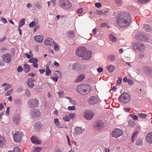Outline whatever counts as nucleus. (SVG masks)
Here are the masks:
<instances>
[{
	"mask_svg": "<svg viewBox=\"0 0 152 152\" xmlns=\"http://www.w3.org/2000/svg\"><path fill=\"white\" fill-rule=\"evenodd\" d=\"M13 152H21L20 148L18 147L14 148Z\"/></svg>",
	"mask_w": 152,
	"mask_h": 152,
	"instance_id": "43",
	"label": "nucleus"
},
{
	"mask_svg": "<svg viewBox=\"0 0 152 152\" xmlns=\"http://www.w3.org/2000/svg\"><path fill=\"white\" fill-rule=\"evenodd\" d=\"M10 85L8 84L6 85V86L5 87L4 90L5 91H7L9 89V88H10Z\"/></svg>",
	"mask_w": 152,
	"mask_h": 152,
	"instance_id": "61",
	"label": "nucleus"
},
{
	"mask_svg": "<svg viewBox=\"0 0 152 152\" xmlns=\"http://www.w3.org/2000/svg\"><path fill=\"white\" fill-rule=\"evenodd\" d=\"M25 95L28 97H29L31 95L30 91L28 89L25 90Z\"/></svg>",
	"mask_w": 152,
	"mask_h": 152,
	"instance_id": "47",
	"label": "nucleus"
},
{
	"mask_svg": "<svg viewBox=\"0 0 152 152\" xmlns=\"http://www.w3.org/2000/svg\"><path fill=\"white\" fill-rule=\"evenodd\" d=\"M150 0H137V1L139 3L142 4L148 2Z\"/></svg>",
	"mask_w": 152,
	"mask_h": 152,
	"instance_id": "39",
	"label": "nucleus"
},
{
	"mask_svg": "<svg viewBox=\"0 0 152 152\" xmlns=\"http://www.w3.org/2000/svg\"><path fill=\"white\" fill-rule=\"evenodd\" d=\"M95 5L96 7L99 8L101 7L102 4L100 3L97 2L95 3Z\"/></svg>",
	"mask_w": 152,
	"mask_h": 152,
	"instance_id": "57",
	"label": "nucleus"
},
{
	"mask_svg": "<svg viewBox=\"0 0 152 152\" xmlns=\"http://www.w3.org/2000/svg\"><path fill=\"white\" fill-rule=\"evenodd\" d=\"M13 90L12 89L8 91L5 94V95L6 96H9L10 94V93H11V91H12Z\"/></svg>",
	"mask_w": 152,
	"mask_h": 152,
	"instance_id": "58",
	"label": "nucleus"
},
{
	"mask_svg": "<svg viewBox=\"0 0 152 152\" xmlns=\"http://www.w3.org/2000/svg\"><path fill=\"white\" fill-rule=\"evenodd\" d=\"M136 37L139 40L143 41H145L148 40L147 37L143 34H138L137 35Z\"/></svg>",
	"mask_w": 152,
	"mask_h": 152,
	"instance_id": "18",
	"label": "nucleus"
},
{
	"mask_svg": "<svg viewBox=\"0 0 152 152\" xmlns=\"http://www.w3.org/2000/svg\"><path fill=\"white\" fill-rule=\"evenodd\" d=\"M122 78L121 77L118 78L116 84V85L117 86H119L121 84L122 82Z\"/></svg>",
	"mask_w": 152,
	"mask_h": 152,
	"instance_id": "44",
	"label": "nucleus"
},
{
	"mask_svg": "<svg viewBox=\"0 0 152 152\" xmlns=\"http://www.w3.org/2000/svg\"><path fill=\"white\" fill-rule=\"evenodd\" d=\"M94 115V113L91 110H86L84 112V117L85 119L87 120H91Z\"/></svg>",
	"mask_w": 152,
	"mask_h": 152,
	"instance_id": "6",
	"label": "nucleus"
},
{
	"mask_svg": "<svg viewBox=\"0 0 152 152\" xmlns=\"http://www.w3.org/2000/svg\"><path fill=\"white\" fill-rule=\"evenodd\" d=\"M23 68L21 66H19L17 69V71L19 72H21L23 71Z\"/></svg>",
	"mask_w": 152,
	"mask_h": 152,
	"instance_id": "48",
	"label": "nucleus"
},
{
	"mask_svg": "<svg viewBox=\"0 0 152 152\" xmlns=\"http://www.w3.org/2000/svg\"><path fill=\"white\" fill-rule=\"evenodd\" d=\"M22 136V132L20 131L16 132L13 136L14 139L16 142H20Z\"/></svg>",
	"mask_w": 152,
	"mask_h": 152,
	"instance_id": "8",
	"label": "nucleus"
},
{
	"mask_svg": "<svg viewBox=\"0 0 152 152\" xmlns=\"http://www.w3.org/2000/svg\"><path fill=\"white\" fill-rule=\"evenodd\" d=\"M146 71L147 72V73H148L150 76H152V69L148 66L145 67Z\"/></svg>",
	"mask_w": 152,
	"mask_h": 152,
	"instance_id": "29",
	"label": "nucleus"
},
{
	"mask_svg": "<svg viewBox=\"0 0 152 152\" xmlns=\"http://www.w3.org/2000/svg\"><path fill=\"white\" fill-rule=\"evenodd\" d=\"M83 12V10L82 8H81L80 9H79L77 10V13L81 14Z\"/></svg>",
	"mask_w": 152,
	"mask_h": 152,
	"instance_id": "52",
	"label": "nucleus"
},
{
	"mask_svg": "<svg viewBox=\"0 0 152 152\" xmlns=\"http://www.w3.org/2000/svg\"><path fill=\"white\" fill-rule=\"evenodd\" d=\"M67 109L69 110H74L75 109V106H69L67 108Z\"/></svg>",
	"mask_w": 152,
	"mask_h": 152,
	"instance_id": "50",
	"label": "nucleus"
},
{
	"mask_svg": "<svg viewBox=\"0 0 152 152\" xmlns=\"http://www.w3.org/2000/svg\"><path fill=\"white\" fill-rule=\"evenodd\" d=\"M63 119L65 121H68L69 120V118L67 116H64L63 117Z\"/></svg>",
	"mask_w": 152,
	"mask_h": 152,
	"instance_id": "55",
	"label": "nucleus"
},
{
	"mask_svg": "<svg viewBox=\"0 0 152 152\" xmlns=\"http://www.w3.org/2000/svg\"><path fill=\"white\" fill-rule=\"evenodd\" d=\"M107 68L110 72H112L115 69V67L113 65H110L107 66Z\"/></svg>",
	"mask_w": 152,
	"mask_h": 152,
	"instance_id": "31",
	"label": "nucleus"
},
{
	"mask_svg": "<svg viewBox=\"0 0 152 152\" xmlns=\"http://www.w3.org/2000/svg\"><path fill=\"white\" fill-rule=\"evenodd\" d=\"M115 58V56L113 54H110L108 56V59L110 61H113Z\"/></svg>",
	"mask_w": 152,
	"mask_h": 152,
	"instance_id": "36",
	"label": "nucleus"
},
{
	"mask_svg": "<svg viewBox=\"0 0 152 152\" xmlns=\"http://www.w3.org/2000/svg\"><path fill=\"white\" fill-rule=\"evenodd\" d=\"M39 102L37 99H28L27 102L28 106L30 108H34L38 106Z\"/></svg>",
	"mask_w": 152,
	"mask_h": 152,
	"instance_id": "3",
	"label": "nucleus"
},
{
	"mask_svg": "<svg viewBox=\"0 0 152 152\" xmlns=\"http://www.w3.org/2000/svg\"><path fill=\"white\" fill-rule=\"evenodd\" d=\"M83 85L84 89L85 94H88L91 91V87L89 84H83Z\"/></svg>",
	"mask_w": 152,
	"mask_h": 152,
	"instance_id": "16",
	"label": "nucleus"
},
{
	"mask_svg": "<svg viewBox=\"0 0 152 152\" xmlns=\"http://www.w3.org/2000/svg\"><path fill=\"white\" fill-rule=\"evenodd\" d=\"M83 84L79 85L77 86L76 89L77 92L80 94H85Z\"/></svg>",
	"mask_w": 152,
	"mask_h": 152,
	"instance_id": "14",
	"label": "nucleus"
},
{
	"mask_svg": "<svg viewBox=\"0 0 152 152\" xmlns=\"http://www.w3.org/2000/svg\"><path fill=\"white\" fill-rule=\"evenodd\" d=\"M85 77V75L83 74H82L79 75L77 79L75 80V82L76 83H79L82 81Z\"/></svg>",
	"mask_w": 152,
	"mask_h": 152,
	"instance_id": "23",
	"label": "nucleus"
},
{
	"mask_svg": "<svg viewBox=\"0 0 152 152\" xmlns=\"http://www.w3.org/2000/svg\"><path fill=\"white\" fill-rule=\"evenodd\" d=\"M123 132L121 129L118 128H116L113 132L112 135L113 137H118L121 136Z\"/></svg>",
	"mask_w": 152,
	"mask_h": 152,
	"instance_id": "9",
	"label": "nucleus"
},
{
	"mask_svg": "<svg viewBox=\"0 0 152 152\" xmlns=\"http://www.w3.org/2000/svg\"><path fill=\"white\" fill-rule=\"evenodd\" d=\"M80 64L77 63H75L72 66V68L75 71H80Z\"/></svg>",
	"mask_w": 152,
	"mask_h": 152,
	"instance_id": "22",
	"label": "nucleus"
},
{
	"mask_svg": "<svg viewBox=\"0 0 152 152\" xmlns=\"http://www.w3.org/2000/svg\"><path fill=\"white\" fill-rule=\"evenodd\" d=\"M138 50L142 51L145 48V46L144 44H143L141 42H138Z\"/></svg>",
	"mask_w": 152,
	"mask_h": 152,
	"instance_id": "25",
	"label": "nucleus"
},
{
	"mask_svg": "<svg viewBox=\"0 0 152 152\" xmlns=\"http://www.w3.org/2000/svg\"><path fill=\"white\" fill-rule=\"evenodd\" d=\"M138 43H134L132 45L133 48L134 49H135V50H137L138 49Z\"/></svg>",
	"mask_w": 152,
	"mask_h": 152,
	"instance_id": "46",
	"label": "nucleus"
},
{
	"mask_svg": "<svg viewBox=\"0 0 152 152\" xmlns=\"http://www.w3.org/2000/svg\"><path fill=\"white\" fill-rule=\"evenodd\" d=\"M104 123L101 121L99 120L97 121L94 125V129L97 131H100L104 127Z\"/></svg>",
	"mask_w": 152,
	"mask_h": 152,
	"instance_id": "7",
	"label": "nucleus"
},
{
	"mask_svg": "<svg viewBox=\"0 0 152 152\" xmlns=\"http://www.w3.org/2000/svg\"><path fill=\"white\" fill-rule=\"evenodd\" d=\"M54 123L57 126H59V122L58 119H54Z\"/></svg>",
	"mask_w": 152,
	"mask_h": 152,
	"instance_id": "53",
	"label": "nucleus"
},
{
	"mask_svg": "<svg viewBox=\"0 0 152 152\" xmlns=\"http://www.w3.org/2000/svg\"><path fill=\"white\" fill-rule=\"evenodd\" d=\"M60 6L66 10L69 9L72 7L71 4L68 0H60Z\"/></svg>",
	"mask_w": 152,
	"mask_h": 152,
	"instance_id": "4",
	"label": "nucleus"
},
{
	"mask_svg": "<svg viewBox=\"0 0 152 152\" xmlns=\"http://www.w3.org/2000/svg\"><path fill=\"white\" fill-rule=\"evenodd\" d=\"M31 142L37 144H40L41 143L40 140H38L37 138L35 136H32L31 138Z\"/></svg>",
	"mask_w": 152,
	"mask_h": 152,
	"instance_id": "21",
	"label": "nucleus"
},
{
	"mask_svg": "<svg viewBox=\"0 0 152 152\" xmlns=\"http://www.w3.org/2000/svg\"><path fill=\"white\" fill-rule=\"evenodd\" d=\"M86 68V66L84 64H80V71H83L85 70Z\"/></svg>",
	"mask_w": 152,
	"mask_h": 152,
	"instance_id": "38",
	"label": "nucleus"
},
{
	"mask_svg": "<svg viewBox=\"0 0 152 152\" xmlns=\"http://www.w3.org/2000/svg\"><path fill=\"white\" fill-rule=\"evenodd\" d=\"M52 39L48 38L45 40L44 43L47 45L52 46Z\"/></svg>",
	"mask_w": 152,
	"mask_h": 152,
	"instance_id": "24",
	"label": "nucleus"
},
{
	"mask_svg": "<svg viewBox=\"0 0 152 152\" xmlns=\"http://www.w3.org/2000/svg\"><path fill=\"white\" fill-rule=\"evenodd\" d=\"M143 28L147 31H149L151 30V28L150 26L148 24L144 25Z\"/></svg>",
	"mask_w": 152,
	"mask_h": 152,
	"instance_id": "32",
	"label": "nucleus"
},
{
	"mask_svg": "<svg viewBox=\"0 0 152 152\" xmlns=\"http://www.w3.org/2000/svg\"><path fill=\"white\" fill-rule=\"evenodd\" d=\"M54 74L55 75L61 78L62 77L61 73L59 71L57 70L55 71L54 72Z\"/></svg>",
	"mask_w": 152,
	"mask_h": 152,
	"instance_id": "34",
	"label": "nucleus"
},
{
	"mask_svg": "<svg viewBox=\"0 0 152 152\" xmlns=\"http://www.w3.org/2000/svg\"><path fill=\"white\" fill-rule=\"evenodd\" d=\"M129 126H132L134 125V122L132 120H130L129 122Z\"/></svg>",
	"mask_w": 152,
	"mask_h": 152,
	"instance_id": "59",
	"label": "nucleus"
},
{
	"mask_svg": "<svg viewBox=\"0 0 152 152\" xmlns=\"http://www.w3.org/2000/svg\"><path fill=\"white\" fill-rule=\"evenodd\" d=\"M117 89V88L115 86H113L112 89V91L114 92H115L116 91Z\"/></svg>",
	"mask_w": 152,
	"mask_h": 152,
	"instance_id": "64",
	"label": "nucleus"
},
{
	"mask_svg": "<svg viewBox=\"0 0 152 152\" xmlns=\"http://www.w3.org/2000/svg\"><path fill=\"white\" fill-rule=\"evenodd\" d=\"M88 101L90 105H94L98 102V98L95 96H91L88 99Z\"/></svg>",
	"mask_w": 152,
	"mask_h": 152,
	"instance_id": "10",
	"label": "nucleus"
},
{
	"mask_svg": "<svg viewBox=\"0 0 152 152\" xmlns=\"http://www.w3.org/2000/svg\"><path fill=\"white\" fill-rule=\"evenodd\" d=\"M118 100L122 103L126 104L130 102V97L129 93L124 92L120 95Z\"/></svg>",
	"mask_w": 152,
	"mask_h": 152,
	"instance_id": "2",
	"label": "nucleus"
},
{
	"mask_svg": "<svg viewBox=\"0 0 152 152\" xmlns=\"http://www.w3.org/2000/svg\"><path fill=\"white\" fill-rule=\"evenodd\" d=\"M54 48L55 51H57L58 50L59 48L57 44L54 46Z\"/></svg>",
	"mask_w": 152,
	"mask_h": 152,
	"instance_id": "60",
	"label": "nucleus"
},
{
	"mask_svg": "<svg viewBox=\"0 0 152 152\" xmlns=\"http://www.w3.org/2000/svg\"><path fill=\"white\" fill-rule=\"evenodd\" d=\"M40 111L37 109H33L31 113V114L33 117H39L40 115Z\"/></svg>",
	"mask_w": 152,
	"mask_h": 152,
	"instance_id": "15",
	"label": "nucleus"
},
{
	"mask_svg": "<svg viewBox=\"0 0 152 152\" xmlns=\"http://www.w3.org/2000/svg\"><path fill=\"white\" fill-rule=\"evenodd\" d=\"M146 141L149 143H152V132L148 133L146 137Z\"/></svg>",
	"mask_w": 152,
	"mask_h": 152,
	"instance_id": "19",
	"label": "nucleus"
},
{
	"mask_svg": "<svg viewBox=\"0 0 152 152\" xmlns=\"http://www.w3.org/2000/svg\"><path fill=\"white\" fill-rule=\"evenodd\" d=\"M35 81V80L33 78H31L28 79L26 81L28 87L30 88H33L34 86V82Z\"/></svg>",
	"mask_w": 152,
	"mask_h": 152,
	"instance_id": "13",
	"label": "nucleus"
},
{
	"mask_svg": "<svg viewBox=\"0 0 152 152\" xmlns=\"http://www.w3.org/2000/svg\"><path fill=\"white\" fill-rule=\"evenodd\" d=\"M115 4L118 6H121L122 4V2L121 0H115Z\"/></svg>",
	"mask_w": 152,
	"mask_h": 152,
	"instance_id": "40",
	"label": "nucleus"
},
{
	"mask_svg": "<svg viewBox=\"0 0 152 152\" xmlns=\"http://www.w3.org/2000/svg\"><path fill=\"white\" fill-rule=\"evenodd\" d=\"M14 103L16 104H20L21 103V101L18 99H17L15 100Z\"/></svg>",
	"mask_w": 152,
	"mask_h": 152,
	"instance_id": "51",
	"label": "nucleus"
},
{
	"mask_svg": "<svg viewBox=\"0 0 152 152\" xmlns=\"http://www.w3.org/2000/svg\"><path fill=\"white\" fill-rule=\"evenodd\" d=\"M87 50L85 47L80 46L79 47L76 52V54L78 56L82 58L83 54Z\"/></svg>",
	"mask_w": 152,
	"mask_h": 152,
	"instance_id": "5",
	"label": "nucleus"
},
{
	"mask_svg": "<svg viewBox=\"0 0 152 152\" xmlns=\"http://www.w3.org/2000/svg\"><path fill=\"white\" fill-rule=\"evenodd\" d=\"M138 133L137 131H136L134 132L132 137V142H134L136 138V136Z\"/></svg>",
	"mask_w": 152,
	"mask_h": 152,
	"instance_id": "30",
	"label": "nucleus"
},
{
	"mask_svg": "<svg viewBox=\"0 0 152 152\" xmlns=\"http://www.w3.org/2000/svg\"><path fill=\"white\" fill-rule=\"evenodd\" d=\"M69 37L70 38H73L74 37V33L72 31H70L69 32Z\"/></svg>",
	"mask_w": 152,
	"mask_h": 152,
	"instance_id": "45",
	"label": "nucleus"
},
{
	"mask_svg": "<svg viewBox=\"0 0 152 152\" xmlns=\"http://www.w3.org/2000/svg\"><path fill=\"white\" fill-rule=\"evenodd\" d=\"M92 53L90 51L86 50L82 58L83 60H88L90 58Z\"/></svg>",
	"mask_w": 152,
	"mask_h": 152,
	"instance_id": "12",
	"label": "nucleus"
},
{
	"mask_svg": "<svg viewBox=\"0 0 152 152\" xmlns=\"http://www.w3.org/2000/svg\"><path fill=\"white\" fill-rule=\"evenodd\" d=\"M143 144V141L142 139L139 138L137 139L136 142V145L137 146H142Z\"/></svg>",
	"mask_w": 152,
	"mask_h": 152,
	"instance_id": "26",
	"label": "nucleus"
},
{
	"mask_svg": "<svg viewBox=\"0 0 152 152\" xmlns=\"http://www.w3.org/2000/svg\"><path fill=\"white\" fill-rule=\"evenodd\" d=\"M34 39L37 42L41 43L43 40V37L40 35H36L34 37Z\"/></svg>",
	"mask_w": 152,
	"mask_h": 152,
	"instance_id": "20",
	"label": "nucleus"
},
{
	"mask_svg": "<svg viewBox=\"0 0 152 152\" xmlns=\"http://www.w3.org/2000/svg\"><path fill=\"white\" fill-rule=\"evenodd\" d=\"M130 116L134 121H136L138 119V116L134 114H130Z\"/></svg>",
	"mask_w": 152,
	"mask_h": 152,
	"instance_id": "41",
	"label": "nucleus"
},
{
	"mask_svg": "<svg viewBox=\"0 0 152 152\" xmlns=\"http://www.w3.org/2000/svg\"><path fill=\"white\" fill-rule=\"evenodd\" d=\"M131 21L130 15L126 12L121 13L117 18V23L118 26L122 28L128 26Z\"/></svg>",
	"mask_w": 152,
	"mask_h": 152,
	"instance_id": "1",
	"label": "nucleus"
},
{
	"mask_svg": "<svg viewBox=\"0 0 152 152\" xmlns=\"http://www.w3.org/2000/svg\"><path fill=\"white\" fill-rule=\"evenodd\" d=\"M103 70V69L102 67H99L97 69V71L99 72H101Z\"/></svg>",
	"mask_w": 152,
	"mask_h": 152,
	"instance_id": "62",
	"label": "nucleus"
},
{
	"mask_svg": "<svg viewBox=\"0 0 152 152\" xmlns=\"http://www.w3.org/2000/svg\"><path fill=\"white\" fill-rule=\"evenodd\" d=\"M23 70L25 72H28L30 71V67L28 64H24Z\"/></svg>",
	"mask_w": 152,
	"mask_h": 152,
	"instance_id": "27",
	"label": "nucleus"
},
{
	"mask_svg": "<svg viewBox=\"0 0 152 152\" xmlns=\"http://www.w3.org/2000/svg\"><path fill=\"white\" fill-rule=\"evenodd\" d=\"M3 61L7 63H9L11 61V55L6 54L2 56Z\"/></svg>",
	"mask_w": 152,
	"mask_h": 152,
	"instance_id": "11",
	"label": "nucleus"
},
{
	"mask_svg": "<svg viewBox=\"0 0 152 152\" xmlns=\"http://www.w3.org/2000/svg\"><path fill=\"white\" fill-rule=\"evenodd\" d=\"M35 23L34 21H32L29 24V26L30 27H32L34 26L35 25Z\"/></svg>",
	"mask_w": 152,
	"mask_h": 152,
	"instance_id": "54",
	"label": "nucleus"
},
{
	"mask_svg": "<svg viewBox=\"0 0 152 152\" xmlns=\"http://www.w3.org/2000/svg\"><path fill=\"white\" fill-rule=\"evenodd\" d=\"M109 38L110 41H112L113 42H115L117 41V38L113 36V34H110L109 35Z\"/></svg>",
	"mask_w": 152,
	"mask_h": 152,
	"instance_id": "28",
	"label": "nucleus"
},
{
	"mask_svg": "<svg viewBox=\"0 0 152 152\" xmlns=\"http://www.w3.org/2000/svg\"><path fill=\"white\" fill-rule=\"evenodd\" d=\"M9 113H10V107H7V108L6 111V115L8 116L9 115Z\"/></svg>",
	"mask_w": 152,
	"mask_h": 152,
	"instance_id": "56",
	"label": "nucleus"
},
{
	"mask_svg": "<svg viewBox=\"0 0 152 152\" xmlns=\"http://www.w3.org/2000/svg\"><path fill=\"white\" fill-rule=\"evenodd\" d=\"M84 129L80 127H76L74 129V133L76 135H79L83 133Z\"/></svg>",
	"mask_w": 152,
	"mask_h": 152,
	"instance_id": "17",
	"label": "nucleus"
},
{
	"mask_svg": "<svg viewBox=\"0 0 152 152\" xmlns=\"http://www.w3.org/2000/svg\"><path fill=\"white\" fill-rule=\"evenodd\" d=\"M138 115L141 118H144L147 116V114L144 113H139L138 114Z\"/></svg>",
	"mask_w": 152,
	"mask_h": 152,
	"instance_id": "42",
	"label": "nucleus"
},
{
	"mask_svg": "<svg viewBox=\"0 0 152 152\" xmlns=\"http://www.w3.org/2000/svg\"><path fill=\"white\" fill-rule=\"evenodd\" d=\"M25 19L24 18H23L20 20V23L19 24V28H20L24 25L25 24Z\"/></svg>",
	"mask_w": 152,
	"mask_h": 152,
	"instance_id": "35",
	"label": "nucleus"
},
{
	"mask_svg": "<svg viewBox=\"0 0 152 152\" xmlns=\"http://www.w3.org/2000/svg\"><path fill=\"white\" fill-rule=\"evenodd\" d=\"M29 62L31 63H37L38 61V59L35 58H32L29 60Z\"/></svg>",
	"mask_w": 152,
	"mask_h": 152,
	"instance_id": "37",
	"label": "nucleus"
},
{
	"mask_svg": "<svg viewBox=\"0 0 152 152\" xmlns=\"http://www.w3.org/2000/svg\"><path fill=\"white\" fill-rule=\"evenodd\" d=\"M76 115L75 113H71L69 115V116L71 119H73Z\"/></svg>",
	"mask_w": 152,
	"mask_h": 152,
	"instance_id": "49",
	"label": "nucleus"
},
{
	"mask_svg": "<svg viewBox=\"0 0 152 152\" xmlns=\"http://www.w3.org/2000/svg\"><path fill=\"white\" fill-rule=\"evenodd\" d=\"M5 142V138L0 136V147L3 146Z\"/></svg>",
	"mask_w": 152,
	"mask_h": 152,
	"instance_id": "33",
	"label": "nucleus"
},
{
	"mask_svg": "<svg viewBox=\"0 0 152 152\" xmlns=\"http://www.w3.org/2000/svg\"><path fill=\"white\" fill-rule=\"evenodd\" d=\"M96 13L97 15H101L102 13V11L98 10L96 11Z\"/></svg>",
	"mask_w": 152,
	"mask_h": 152,
	"instance_id": "63",
	"label": "nucleus"
}]
</instances>
